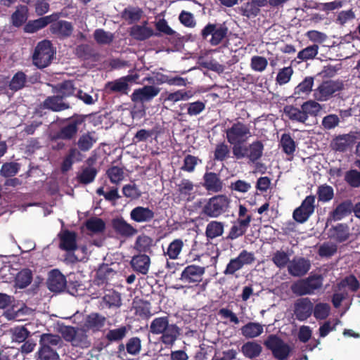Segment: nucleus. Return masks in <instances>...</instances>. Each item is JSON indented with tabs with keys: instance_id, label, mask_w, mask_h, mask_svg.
<instances>
[{
	"instance_id": "1",
	"label": "nucleus",
	"mask_w": 360,
	"mask_h": 360,
	"mask_svg": "<svg viewBox=\"0 0 360 360\" xmlns=\"http://www.w3.org/2000/svg\"><path fill=\"white\" fill-rule=\"evenodd\" d=\"M54 50L51 42L44 39L39 41L32 55V63L39 69H42L49 66L54 56Z\"/></svg>"
},
{
	"instance_id": "2",
	"label": "nucleus",
	"mask_w": 360,
	"mask_h": 360,
	"mask_svg": "<svg viewBox=\"0 0 360 360\" xmlns=\"http://www.w3.org/2000/svg\"><path fill=\"white\" fill-rule=\"evenodd\" d=\"M231 202L226 195H217L208 200L202 208V212L210 217H218L226 212Z\"/></svg>"
},
{
	"instance_id": "3",
	"label": "nucleus",
	"mask_w": 360,
	"mask_h": 360,
	"mask_svg": "<svg viewBox=\"0 0 360 360\" xmlns=\"http://www.w3.org/2000/svg\"><path fill=\"white\" fill-rule=\"evenodd\" d=\"M46 283L49 290L53 292H60L67 287L68 292L72 295L77 292L76 285L73 283L68 285L65 276L58 269L50 271Z\"/></svg>"
},
{
	"instance_id": "4",
	"label": "nucleus",
	"mask_w": 360,
	"mask_h": 360,
	"mask_svg": "<svg viewBox=\"0 0 360 360\" xmlns=\"http://www.w3.org/2000/svg\"><path fill=\"white\" fill-rule=\"evenodd\" d=\"M89 115H75L71 118H69V123L58 131L53 137V140L62 139V140H70L72 139L81 125H85V120Z\"/></svg>"
},
{
	"instance_id": "5",
	"label": "nucleus",
	"mask_w": 360,
	"mask_h": 360,
	"mask_svg": "<svg viewBox=\"0 0 360 360\" xmlns=\"http://www.w3.org/2000/svg\"><path fill=\"white\" fill-rule=\"evenodd\" d=\"M323 283V279L321 276H311L306 279L297 281L291 286L293 293L297 295H311L320 288Z\"/></svg>"
},
{
	"instance_id": "6",
	"label": "nucleus",
	"mask_w": 360,
	"mask_h": 360,
	"mask_svg": "<svg viewBox=\"0 0 360 360\" xmlns=\"http://www.w3.org/2000/svg\"><path fill=\"white\" fill-rule=\"evenodd\" d=\"M229 29L224 24H207L202 30L201 35L204 39H207L212 46H217L224 41L228 34Z\"/></svg>"
},
{
	"instance_id": "7",
	"label": "nucleus",
	"mask_w": 360,
	"mask_h": 360,
	"mask_svg": "<svg viewBox=\"0 0 360 360\" xmlns=\"http://www.w3.org/2000/svg\"><path fill=\"white\" fill-rule=\"evenodd\" d=\"M264 344L278 360H286L292 350L287 343L274 335H269Z\"/></svg>"
},
{
	"instance_id": "8",
	"label": "nucleus",
	"mask_w": 360,
	"mask_h": 360,
	"mask_svg": "<svg viewBox=\"0 0 360 360\" xmlns=\"http://www.w3.org/2000/svg\"><path fill=\"white\" fill-rule=\"evenodd\" d=\"M226 139L230 144L245 143L251 136L250 127L242 122H236L226 131Z\"/></svg>"
},
{
	"instance_id": "9",
	"label": "nucleus",
	"mask_w": 360,
	"mask_h": 360,
	"mask_svg": "<svg viewBox=\"0 0 360 360\" xmlns=\"http://www.w3.org/2000/svg\"><path fill=\"white\" fill-rule=\"evenodd\" d=\"M343 84L340 81H326L320 84L314 91L315 100L319 101H326L333 94L340 91Z\"/></svg>"
},
{
	"instance_id": "10",
	"label": "nucleus",
	"mask_w": 360,
	"mask_h": 360,
	"mask_svg": "<svg viewBox=\"0 0 360 360\" xmlns=\"http://www.w3.org/2000/svg\"><path fill=\"white\" fill-rule=\"evenodd\" d=\"M316 198L314 195H308L302 202L300 207L293 212V219L298 223L307 221L314 213L315 209Z\"/></svg>"
},
{
	"instance_id": "11",
	"label": "nucleus",
	"mask_w": 360,
	"mask_h": 360,
	"mask_svg": "<svg viewBox=\"0 0 360 360\" xmlns=\"http://www.w3.org/2000/svg\"><path fill=\"white\" fill-rule=\"evenodd\" d=\"M60 17V13H53L49 15L41 17L36 20H29L26 22L23 27L25 33H35L39 30L46 27L48 25L53 21L58 20Z\"/></svg>"
},
{
	"instance_id": "12",
	"label": "nucleus",
	"mask_w": 360,
	"mask_h": 360,
	"mask_svg": "<svg viewBox=\"0 0 360 360\" xmlns=\"http://www.w3.org/2000/svg\"><path fill=\"white\" fill-rule=\"evenodd\" d=\"M311 263L307 259L301 257H294L288 265V273L295 277L304 276L310 269Z\"/></svg>"
},
{
	"instance_id": "13",
	"label": "nucleus",
	"mask_w": 360,
	"mask_h": 360,
	"mask_svg": "<svg viewBox=\"0 0 360 360\" xmlns=\"http://www.w3.org/2000/svg\"><path fill=\"white\" fill-rule=\"evenodd\" d=\"M205 273V267L194 264L188 265L182 271L180 279L184 283H200Z\"/></svg>"
},
{
	"instance_id": "14",
	"label": "nucleus",
	"mask_w": 360,
	"mask_h": 360,
	"mask_svg": "<svg viewBox=\"0 0 360 360\" xmlns=\"http://www.w3.org/2000/svg\"><path fill=\"white\" fill-rule=\"evenodd\" d=\"M138 78L137 75H129L108 82L106 87L110 91L127 94L130 90L129 84L135 82Z\"/></svg>"
},
{
	"instance_id": "15",
	"label": "nucleus",
	"mask_w": 360,
	"mask_h": 360,
	"mask_svg": "<svg viewBox=\"0 0 360 360\" xmlns=\"http://www.w3.org/2000/svg\"><path fill=\"white\" fill-rule=\"evenodd\" d=\"M77 233L68 229H61L58 234L59 239V248L67 252H73L77 250Z\"/></svg>"
},
{
	"instance_id": "16",
	"label": "nucleus",
	"mask_w": 360,
	"mask_h": 360,
	"mask_svg": "<svg viewBox=\"0 0 360 360\" xmlns=\"http://www.w3.org/2000/svg\"><path fill=\"white\" fill-rule=\"evenodd\" d=\"M160 89L155 86H144L135 89L131 96L133 102L144 103L152 100L158 95Z\"/></svg>"
},
{
	"instance_id": "17",
	"label": "nucleus",
	"mask_w": 360,
	"mask_h": 360,
	"mask_svg": "<svg viewBox=\"0 0 360 360\" xmlns=\"http://www.w3.org/2000/svg\"><path fill=\"white\" fill-rule=\"evenodd\" d=\"M50 32L59 39H66L71 36L73 32V26L70 22L60 20L50 23Z\"/></svg>"
},
{
	"instance_id": "18",
	"label": "nucleus",
	"mask_w": 360,
	"mask_h": 360,
	"mask_svg": "<svg viewBox=\"0 0 360 360\" xmlns=\"http://www.w3.org/2000/svg\"><path fill=\"white\" fill-rule=\"evenodd\" d=\"M179 327L172 322H169L160 332V341L166 346H172L180 335Z\"/></svg>"
},
{
	"instance_id": "19",
	"label": "nucleus",
	"mask_w": 360,
	"mask_h": 360,
	"mask_svg": "<svg viewBox=\"0 0 360 360\" xmlns=\"http://www.w3.org/2000/svg\"><path fill=\"white\" fill-rule=\"evenodd\" d=\"M313 311V304L309 298L298 299L295 303L294 313L299 321L309 318Z\"/></svg>"
},
{
	"instance_id": "20",
	"label": "nucleus",
	"mask_w": 360,
	"mask_h": 360,
	"mask_svg": "<svg viewBox=\"0 0 360 360\" xmlns=\"http://www.w3.org/2000/svg\"><path fill=\"white\" fill-rule=\"evenodd\" d=\"M154 217V211L148 207L137 206L130 212L131 219L137 223L150 222Z\"/></svg>"
},
{
	"instance_id": "21",
	"label": "nucleus",
	"mask_w": 360,
	"mask_h": 360,
	"mask_svg": "<svg viewBox=\"0 0 360 360\" xmlns=\"http://www.w3.org/2000/svg\"><path fill=\"white\" fill-rule=\"evenodd\" d=\"M353 205L350 200H345L339 204L335 209L330 212L327 222L339 221L351 213Z\"/></svg>"
},
{
	"instance_id": "22",
	"label": "nucleus",
	"mask_w": 360,
	"mask_h": 360,
	"mask_svg": "<svg viewBox=\"0 0 360 360\" xmlns=\"http://www.w3.org/2000/svg\"><path fill=\"white\" fill-rule=\"evenodd\" d=\"M250 221L251 217L250 215L246 216L243 219H238L231 226L228 238L235 240L243 236L248 228Z\"/></svg>"
},
{
	"instance_id": "23",
	"label": "nucleus",
	"mask_w": 360,
	"mask_h": 360,
	"mask_svg": "<svg viewBox=\"0 0 360 360\" xmlns=\"http://www.w3.org/2000/svg\"><path fill=\"white\" fill-rule=\"evenodd\" d=\"M192 96L193 94L191 91L185 90H178L174 92H165L162 94L164 103L168 104L169 106L181 101H187L192 98Z\"/></svg>"
},
{
	"instance_id": "24",
	"label": "nucleus",
	"mask_w": 360,
	"mask_h": 360,
	"mask_svg": "<svg viewBox=\"0 0 360 360\" xmlns=\"http://www.w3.org/2000/svg\"><path fill=\"white\" fill-rule=\"evenodd\" d=\"M29 9L26 5H18L10 17V23L15 27H20L27 20Z\"/></svg>"
},
{
	"instance_id": "25",
	"label": "nucleus",
	"mask_w": 360,
	"mask_h": 360,
	"mask_svg": "<svg viewBox=\"0 0 360 360\" xmlns=\"http://www.w3.org/2000/svg\"><path fill=\"white\" fill-rule=\"evenodd\" d=\"M131 265L134 271L146 275L150 269V259L146 255H138L132 257Z\"/></svg>"
},
{
	"instance_id": "26",
	"label": "nucleus",
	"mask_w": 360,
	"mask_h": 360,
	"mask_svg": "<svg viewBox=\"0 0 360 360\" xmlns=\"http://www.w3.org/2000/svg\"><path fill=\"white\" fill-rule=\"evenodd\" d=\"M63 98L61 96H56L47 97L43 102V106L44 108L51 110L54 112H59L70 108V105L68 103L63 101Z\"/></svg>"
},
{
	"instance_id": "27",
	"label": "nucleus",
	"mask_w": 360,
	"mask_h": 360,
	"mask_svg": "<svg viewBox=\"0 0 360 360\" xmlns=\"http://www.w3.org/2000/svg\"><path fill=\"white\" fill-rule=\"evenodd\" d=\"M145 21L142 25H136L131 27L130 35L135 39L143 41L148 39L154 34L153 28L147 26Z\"/></svg>"
},
{
	"instance_id": "28",
	"label": "nucleus",
	"mask_w": 360,
	"mask_h": 360,
	"mask_svg": "<svg viewBox=\"0 0 360 360\" xmlns=\"http://www.w3.org/2000/svg\"><path fill=\"white\" fill-rule=\"evenodd\" d=\"M203 179L204 186L208 191L217 193L222 190V181L217 174L207 172L205 174Z\"/></svg>"
},
{
	"instance_id": "29",
	"label": "nucleus",
	"mask_w": 360,
	"mask_h": 360,
	"mask_svg": "<svg viewBox=\"0 0 360 360\" xmlns=\"http://www.w3.org/2000/svg\"><path fill=\"white\" fill-rule=\"evenodd\" d=\"M112 226L117 233L124 237H130L137 233V230L122 218L114 219Z\"/></svg>"
},
{
	"instance_id": "30",
	"label": "nucleus",
	"mask_w": 360,
	"mask_h": 360,
	"mask_svg": "<svg viewBox=\"0 0 360 360\" xmlns=\"http://www.w3.org/2000/svg\"><path fill=\"white\" fill-rule=\"evenodd\" d=\"M184 246V243L182 239L176 238L169 243L167 249L164 250V255L172 260L178 259L182 252Z\"/></svg>"
},
{
	"instance_id": "31",
	"label": "nucleus",
	"mask_w": 360,
	"mask_h": 360,
	"mask_svg": "<svg viewBox=\"0 0 360 360\" xmlns=\"http://www.w3.org/2000/svg\"><path fill=\"white\" fill-rule=\"evenodd\" d=\"M354 136L352 134H343L335 138L331 143V146L333 149L335 150L345 151L349 147L352 146L354 143Z\"/></svg>"
},
{
	"instance_id": "32",
	"label": "nucleus",
	"mask_w": 360,
	"mask_h": 360,
	"mask_svg": "<svg viewBox=\"0 0 360 360\" xmlns=\"http://www.w3.org/2000/svg\"><path fill=\"white\" fill-rule=\"evenodd\" d=\"M328 235L338 242L345 241L349 236V227L345 224H338L328 230Z\"/></svg>"
},
{
	"instance_id": "33",
	"label": "nucleus",
	"mask_w": 360,
	"mask_h": 360,
	"mask_svg": "<svg viewBox=\"0 0 360 360\" xmlns=\"http://www.w3.org/2000/svg\"><path fill=\"white\" fill-rule=\"evenodd\" d=\"M88 323H90V315L86 316L84 327L77 328V335H75L74 343L81 347H88L90 344L87 335L89 330Z\"/></svg>"
},
{
	"instance_id": "34",
	"label": "nucleus",
	"mask_w": 360,
	"mask_h": 360,
	"mask_svg": "<svg viewBox=\"0 0 360 360\" xmlns=\"http://www.w3.org/2000/svg\"><path fill=\"white\" fill-rule=\"evenodd\" d=\"M242 335L246 338H255L264 332V326L256 322H249L241 329Z\"/></svg>"
},
{
	"instance_id": "35",
	"label": "nucleus",
	"mask_w": 360,
	"mask_h": 360,
	"mask_svg": "<svg viewBox=\"0 0 360 360\" xmlns=\"http://www.w3.org/2000/svg\"><path fill=\"white\" fill-rule=\"evenodd\" d=\"M83 155L76 148H71L68 154L65 157L61 164V171L66 172L69 171L75 162L82 161Z\"/></svg>"
},
{
	"instance_id": "36",
	"label": "nucleus",
	"mask_w": 360,
	"mask_h": 360,
	"mask_svg": "<svg viewBox=\"0 0 360 360\" xmlns=\"http://www.w3.org/2000/svg\"><path fill=\"white\" fill-rule=\"evenodd\" d=\"M75 90L76 88L74 86L73 82L71 80H65L58 84L54 87V92L63 99L73 96Z\"/></svg>"
},
{
	"instance_id": "37",
	"label": "nucleus",
	"mask_w": 360,
	"mask_h": 360,
	"mask_svg": "<svg viewBox=\"0 0 360 360\" xmlns=\"http://www.w3.org/2000/svg\"><path fill=\"white\" fill-rule=\"evenodd\" d=\"M284 115L290 120L305 123L306 122V117L303 113V110L302 107L298 108L292 105H288L283 108Z\"/></svg>"
},
{
	"instance_id": "38",
	"label": "nucleus",
	"mask_w": 360,
	"mask_h": 360,
	"mask_svg": "<svg viewBox=\"0 0 360 360\" xmlns=\"http://www.w3.org/2000/svg\"><path fill=\"white\" fill-rule=\"evenodd\" d=\"M314 85V78L307 77L295 88L294 94L297 97H304L310 94Z\"/></svg>"
},
{
	"instance_id": "39",
	"label": "nucleus",
	"mask_w": 360,
	"mask_h": 360,
	"mask_svg": "<svg viewBox=\"0 0 360 360\" xmlns=\"http://www.w3.org/2000/svg\"><path fill=\"white\" fill-rule=\"evenodd\" d=\"M62 342L61 338L58 335L44 333L41 335L39 345L44 348H54L60 346Z\"/></svg>"
},
{
	"instance_id": "40",
	"label": "nucleus",
	"mask_w": 360,
	"mask_h": 360,
	"mask_svg": "<svg viewBox=\"0 0 360 360\" xmlns=\"http://www.w3.org/2000/svg\"><path fill=\"white\" fill-rule=\"evenodd\" d=\"M301 106L306 117V122L309 116L316 117L322 110L321 105L313 100L303 103Z\"/></svg>"
},
{
	"instance_id": "41",
	"label": "nucleus",
	"mask_w": 360,
	"mask_h": 360,
	"mask_svg": "<svg viewBox=\"0 0 360 360\" xmlns=\"http://www.w3.org/2000/svg\"><path fill=\"white\" fill-rule=\"evenodd\" d=\"M262 351V346L255 342H248L241 347V352L243 355L249 359L259 356Z\"/></svg>"
},
{
	"instance_id": "42",
	"label": "nucleus",
	"mask_w": 360,
	"mask_h": 360,
	"mask_svg": "<svg viewBox=\"0 0 360 360\" xmlns=\"http://www.w3.org/2000/svg\"><path fill=\"white\" fill-rule=\"evenodd\" d=\"M32 281V272L29 269H23L19 271L15 277V286L23 289L28 286Z\"/></svg>"
},
{
	"instance_id": "43",
	"label": "nucleus",
	"mask_w": 360,
	"mask_h": 360,
	"mask_svg": "<svg viewBox=\"0 0 360 360\" xmlns=\"http://www.w3.org/2000/svg\"><path fill=\"white\" fill-rule=\"evenodd\" d=\"M169 322L170 320L168 316L156 317L150 322L149 331L150 333L158 335Z\"/></svg>"
},
{
	"instance_id": "44",
	"label": "nucleus",
	"mask_w": 360,
	"mask_h": 360,
	"mask_svg": "<svg viewBox=\"0 0 360 360\" xmlns=\"http://www.w3.org/2000/svg\"><path fill=\"white\" fill-rule=\"evenodd\" d=\"M224 224L221 221H212L207 224L205 230L206 236L213 239L221 236L224 233Z\"/></svg>"
},
{
	"instance_id": "45",
	"label": "nucleus",
	"mask_w": 360,
	"mask_h": 360,
	"mask_svg": "<svg viewBox=\"0 0 360 360\" xmlns=\"http://www.w3.org/2000/svg\"><path fill=\"white\" fill-rule=\"evenodd\" d=\"M103 300V307H119L122 304L120 295L112 290H108L105 292Z\"/></svg>"
},
{
	"instance_id": "46",
	"label": "nucleus",
	"mask_w": 360,
	"mask_h": 360,
	"mask_svg": "<svg viewBox=\"0 0 360 360\" xmlns=\"http://www.w3.org/2000/svg\"><path fill=\"white\" fill-rule=\"evenodd\" d=\"M143 15V11L138 7L129 6L126 8L122 13V18L127 20L129 23L139 21Z\"/></svg>"
},
{
	"instance_id": "47",
	"label": "nucleus",
	"mask_w": 360,
	"mask_h": 360,
	"mask_svg": "<svg viewBox=\"0 0 360 360\" xmlns=\"http://www.w3.org/2000/svg\"><path fill=\"white\" fill-rule=\"evenodd\" d=\"M106 174L110 182L113 184H119L125 176V172L123 168L117 166L110 167L107 170Z\"/></svg>"
},
{
	"instance_id": "48",
	"label": "nucleus",
	"mask_w": 360,
	"mask_h": 360,
	"mask_svg": "<svg viewBox=\"0 0 360 360\" xmlns=\"http://www.w3.org/2000/svg\"><path fill=\"white\" fill-rule=\"evenodd\" d=\"M271 260L278 268L283 269L290 262V255L283 250H277L273 253Z\"/></svg>"
},
{
	"instance_id": "49",
	"label": "nucleus",
	"mask_w": 360,
	"mask_h": 360,
	"mask_svg": "<svg viewBox=\"0 0 360 360\" xmlns=\"http://www.w3.org/2000/svg\"><path fill=\"white\" fill-rule=\"evenodd\" d=\"M135 314L141 318H149L154 314L150 311V304L147 301L139 300L134 303Z\"/></svg>"
},
{
	"instance_id": "50",
	"label": "nucleus",
	"mask_w": 360,
	"mask_h": 360,
	"mask_svg": "<svg viewBox=\"0 0 360 360\" xmlns=\"http://www.w3.org/2000/svg\"><path fill=\"white\" fill-rule=\"evenodd\" d=\"M27 76L22 72H16L9 82V89L13 91H18L22 89L26 83Z\"/></svg>"
},
{
	"instance_id": "51",
	"label": "nucleus",
	"mask_w": 360,
	"mask_h": 360,
	"mask_svg": "<svg viewBox=\"0 0 360 360\" xmlns=\"http://www.w3.org/2000/svg\"><path fill=\"white\" fill-rule=\"evenodd\" d=\"M129 329V327L121 326L118 328L110 330L106 334V338L110 342L120 341L126 337Z\"/></svg>"
},
{
	"instance_id": "52",
	"label": "nucleus",
	"mask_w": 360,
	"mask_h": 360,
	"mask_svg": "<svg viewBox=\"0 0 360 360\" xmlns=\"http://www.w3.org/2000/svg\"><path fill=\"white\" fill-rule=\"evenodd\" d=\"M263 144L260 141H255L248 146L247 158L251 162L258 160L262 155Z\"/></svg>"
},
{
	"instance_id": "53",
	"label": "nucleus",
	"mask_w": 360,
	"mask_h": 360,
	"mask_svg": "<svg viewBox=\"0 0 360 360\" xmlns=\"http://www.w3.org/2000/svg\"><path fill=\"white\" fill-rule=\"evenodd\" d=\"M153 245V238L146 235L139 236L135 243L136 249L140 252H148Z\"/></svg>"
},
{
	"instance_id": "54",
	"label": "nucleus",
	"mask_w": 360,
	"mask_h": 360,
	"mask_svg": "<svg viewBox=\"0 0 360 360\" xmlns=\"http://www.w3.org/2000/svg\"><path fill=\"white\" fill-rule=\"evenodd\" d=\"M37 360H58L59 355L55 348L39 347Z\"/></svg>"
},
{
	"instance_id": "55",
	"label": "nucleus",
	"mask_w": 360,
	"mask_h": 360,
	"mask_svg": "<svg viewBox=\"0 0 360 360\" xmlns=\"http://www.w3.org/2000/svg\"><path fill=\"white\" fill-rule=\"evenodd\" d=\"M268 65V60L266 58L254 56L250 60V68L252 70L258 72H264Z\"/></svg>"
},
{
	"instance_id": "56",
	"label": "nucleus",
	"mask_w": 360,
	"mask_h": 360,
	"mask_svg": "<svg viewBox=\"0 0 360 360\" xmlns=\"http://www.w3.org/2000/svg\"><path fill=\"white\" fill-rule=\"evenodd\" d=\"M318 45L313 44L300 51L297 54V58L304 61L311 60L316 57V56L318 54Z\"/></svg>"
},
{
	"instance_id": "57",
	"label": "nucleus",
	"mask_w": 360,
	"mask_h": 360,
	"mask_svg": "<svg viewBox=\"0 0 360 360\" xmlns=\"http://www.w3.org/2000/svg\"><path fill=\"white\" fill-rule=\"evenodd\" d=\"M340 122V118L337 115L330 114L323 117L321 121V127L325 130H330L338 127Z\"/></svg>"
},
{
	"instance_id": "58",
	"label": "nucleus",
	"mask_w": 360,
	"mask_h": 360,
	"mask_svg": "<svg viewBox=\"0 0 360 360\" xmlns=\"http://www.w3.org/2000/svg\"><path fill=\"white\" fill-rule=\"evenodd\" d=\"M330 307L326 303H318L313 307L314 316L316 319H325L329 315Z\"/></svg>"
},
{
	"instance_id": "59",
	"label": "nucleus",
	"mask_w": 360,
	"mask_h": 360,
	"mask_svg": "<svg viewBox=\"0 0 360 360\" xmlns=\"http://www.w3.org/2000/svg\"><path fill=\"white\" fill-rule=\"evenodd\" d=\"M317 194L319 201L328 202L334 196L333 188L328 185H322L319 187Z\"/></svg>"
},
{
	"instance_id": "60",
	"label": "nucleus",
	"mask_w": 360,
	"mask_h": 360,
	"mask_svg": "<svg viewBox=\"0 0 360 360\" xmlns=\"http://www.w3.org/2000/svg\"><path fill=\"white\" fill-rule=\"evenodd\" d=\"M293 74V70L292 67H285L279 70L276 76V82L280 85L287 84L290 80Z\"/></svg>"
},
{
	"instance_id": "61",
	"label": "nucleus",
	"mask_w": 360,
	"mask_h": 360,
	"mask_svg": "<svg viewBox=\"0 0 360 360\" xmlns=\"http://www.w3.org/2000/svg\"><path fill=\"white\" fill-rule=\"evenodd\" d=\"M19 170V165L16 162L4 163L0 170L1 175L4 177H11L15 176Z\"/></svg>"
},
{
	"instance_id": "62",
	"label": "nucleus",
	"mask_w": 360,
	"mask_h": 360,
	"mask_svg": "<svg viewBox=\"0 0 360 360\" xmlns=\"http://www.w3.org/2000/svg\"><path fill=\"white\" fill-rule=\"evenodd\" d=\"M201 160L197 157L191 155H187L184 160V165L181 167V169L188 172H192L195 170V166L200 163Z\"/></svg>"
},
{
	"instance_id": "63",
	"label": "nucleus",
	"mask_w": 360,
	"mask_h": 360,
	"mask_svg": "<svg viewBox=\"0 0 360 360\" xmlns=\"http://www.w3.org/2000/svg\"><path fill=\"white\" fill-rule=\"evenodd\" d=\"M123 195L131 199H137L141 197V192L136 184H127L122 188Z\"/></svg>"
},
{
	"instance_id": "64",
	"label": "nucleus",
	"mask_w": 360,
	"mask_h": 360,
	"mask_svg": "<svg viewBox=\"0 0 360 360\" xmlns=\"http://www.w3.org/2000/svg\"><path fill=\"white\" fill-rule=\"evenodd\" d=\"M345 181L352 187L360 186V172L353 169L345 174Z\"/></svg>"
}]
</instances>
